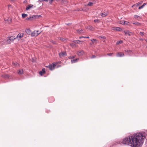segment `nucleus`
Returning <instances> with one entry per match:
<instances>
[{
  "label": "nucleus",
  "mask_w": 147,
  "mask_h": 147,
  "mask_svg": "<svg viewBox=\"0 0 147 147\" xmlns=\"http://www.w3.org/2000/svg\"><path fill=\"white\" fill-rule=\"evenodd\" d=\"M82 42V41H80L79 40H74V41H73V42H74L75 43L77 44H80V42Z\"/></svg>",
  "instance_id": "4be33fe9"
},
{
  "label": "nucleus",
  "mask_w": 147,
  "mask_h": 147,
  "mask_svg": "<svg viewBox=\"0 0 147 147\" xmlns=\"http://www.w3.org/2000/svg\"><path fill=\"white\" fill-rule=\"evenodd\" d=\"M45 72V68H43L41 71H39V74L40 75H42Z\"/></svg>",
  "instance_id": "ddd939ff"
},
{
  "label": "nucleus",
  "mask_w": 147,
  "mask_h": 147,
  "mask_svg": "<svg viewBox=\"0 0 147 147\" xmlns=\"http://www.w3.org/2000/svg\"><path fill=\"white\" fill-rule=\"evenodd\" d=\"M23 71L22 69H21V70H19L18 71V73L19 74H23Z\"/></svg>",
  "instance_id": "b1692460"
},
{
  "label": "nucleus",
  "mask_w": 147,
  "mask_h": 147,
  "mask_svg": "<svg viewBox=\"0 0 147 147\" xmlns=\"http://www.w3.org/2000/svg\"><path fill=\"white\" fill-rule=\"evenodd\" d=\"M133 24L136 25V26H140V24L139 22H135L133 23Z\"/></svg>",
  "instance_id": "393cba45"
},
{
  "label": "nucleus",
  "mask_w": 147,
  "mask_h": 147,
  "mask_svg": "<svg viewBox=\"0 0 147 147\" xmlns=\"http://www.w3.org/2000/svg\"><path fill=\"white\" fill-rule=\"evenodd\" d=\"M23 35H24V34L23 33H22V34L19 33L17 35V36L16 37V38H17L19 37L20 38H22V37H23Z\"/></svg>",
  "instance_id": "f3484780"
},
{
  "label": "nucleus",
  "mask_w": 147,
  "mask_h": 147,
  "mask_svg": "<svg viewBox=\"0 0 147 147\" xmlns=\"http://www.w3.org/2000/svg\"><path fill=\"white\" fill-rule=\"evenodd\" d=\"M59 55L60 57H63L65 55H67V54L65 52H62L61 53H59Z\"/></svg>",
  "instance_id": "423d86ee"
},
{
  "label": "nucleus",
  "mask_w": 147,
  "mask_h": 147,
  "mask_svg": "<svg viewBox=\"0 0 147 147\" xmlns=\"http://www.w3.org/2000/svg\"><path fill=\"white\" fill-rule=\"evenodd\" d=\"M51 42H52V43H53L54 44H56V42L54 41H51Z\"/></svg>",
  "instance_id": "37998d69"
},
{
  "label": "nucleus",
  "mask_w": 147,
  "mask_h": 147,
  "mask_svg": "<svg viewBox=\"0 0 147 147\" xmlns=\"http://www.w3.org/2000/svg\"><path fill=\"white\" fill-rule=\"evenodd\" d=\"M134 18L136 19H137L139 17H140V16H137V15H134Z\"/></svg>",
  "instance_id": "72a5a7b5"
},
{
  "label": "nucleus",
  "mask_w": 147,
  "mask_h": 147,
  "mask_svg": "<svg viewBox=\"0 0 147 147\" xmlns=\"http://www.w3.org/2000/svg\"><path fill=\"white\" fill-rule=\"evenodd\" d=\"M41 16L40 15H33V17H34V19H35L36 18H38L39 17H41Z\"/></svg>",
  "instance_id": "aec40b11"
},
{
  "label": "nucleus",
  "mask_w": 147,
  "mask_h": 147,
  "mask_svg": "<svg viewBox=\"0 0 147 147\" xmlns=\"http://www.w3.org/2000/svg\"><path fill=\"white\" fill-rule=\"evenodd\" d=\"M12 64L15 67H17L19 66V65L16 62H13Z\"/></svg>",
  "instance_id": "dca6fc26"
},
{
  "label": "nucleus",
  "mask_w": 147,
  "mask_h": 147,
  "mask_svg": "<svg viewBox=\"0 0 147 147\" xmlns=\"http://www.w3.org/2000/svg\"><path fill=\"white\" fill-rule=\"evenodd\" d=\"M140 34L141 36H143L144 35V32H140Z\"/></svg>",
  "instance_id": "4c0bfd02"
},
{
  "label": "nucleus",
  "mask_w": 147,
  "mask_h": 147,
  "mask_svg": "<svg viewBox=\"0 0 147 147\" xmlns=\"http://www.w3.org/2000/svg\"><path fill=\"white\" fill-rule=\"evenodd\" d=\"M26 32L28 35H31L32 34L31 30L29 29H27L25 30Z\"/></svg>",
  "instance_id": "1a4fd4ad"
},
{
  "label": "nucleus",
  "mask_w": 147,
  "mask_h": 147,
  "mask_svg": "<svg viewBox=\"0 0 147 147\" xmlns=\"http://www.w3.org/2000/svg\"><path fill=\"white\" fill-rule=\"evenodd\" d=\"M108 13L107 11H105L102 13H101L100 15L101 16L104 17L107 16L108 15Z\"/></svg>",
  "instance_id": "9d476101"
},
{
  "label": "nucleus",
  "mask_w": 147,
  "mask_h": 147,
  "mask_svg": "<svg viewBox=\"0 0 147 147\" xmlns=\"http://www.w3.org/2000/svg\"><path fill=\"white\" fill-rule=\"evenodd\" d=\"M76 30L78 33H82V29H78Z\"/></svg>",
  "instance_id": "412c9836"
},
{
  "label": "nucleus",
  "mask_w": 147,
  "mask_h": 147,
  "mask_svg": "<svg viewBox=\"0 0 147 147\" xmlns=\"http://www.w3.org/2000/svg\"><path fill=\"white\" fill-rule=\"evenodd\" d=\"M38 1L40 2H42L44 1V0H38Z\"/></svg>",
  "instance_id": "09e8293b"
},
{
  "label": "nucleus",
  "mask_w": 147,
  "mask_h": 147,
  "mask_svg": "<svg viewBox=\"0 0 147 147\" xmlns=\"http://www.w3.org/2000/svg\"><path fill=\"white\" fill-rule=\"evenodd\" d=\"M40 34V33H38L36 32V30H34L32 33L31 36L32 37L36 36Z\"/></svg>",
  "instance_id": "20e7f679"
},
{
  "label": "nucleus",
  "mask_w": 147,
  "mask_h": 147,
  "mask_svg": "<svg viewBox=\"0 0 147 147\" xmlns=\"http://www.w3.org/2000/svg\"><path fill=\"white\" fill-rule=\"evenodd\" d=\"M142 3V1H140V2H138V3L136 4H134L132 6V7H133V6H134L135 5H136V6H138L139 5H141Z\"/></svg>",
  "instance_id": "a211bd4d"
},
{
  "label": "nucleus",
  "mask_w": 147,
  "mask_h": 147,
  "mask_svg": "<svg viewBox=\"0 0 147 147\" xmlns=\"http://www.w3.org/2000/svg\"><path fill=\"white\" fill-rule=\"evenodd\" d=\"M83 10V9L82 8H81L80 9H77V10L76 11H81Z\"/></svg>",
  "instance_id": "ea45409f"
},
{
  "label": "nucleus",
  "mask_w": 147,
  "mask_h": 147,
  "mask_svg": "<svg viewBox=\"0 0 147 147\" xmlns=\"http://www.w3.org/2000/svg\"><path fill=\"white\" fill-rule=\"evenodd\" d=\"M75 57V56H70L68 57V58L69 59L74 58Z\"/></svg>",
  "instance_id": "f704fd0d"
},
{
  "label": "nucleus",
  "mask_w": 147,
  "mask_h": 147,
  "mask_svg": "<svg viewBox=\"0 0 147 147\" xmlns=\"http://www.w3.org/2000/svg\"><path fill=\"white\" fill-rule=\"evenodd\" d=\"M16 39V38H15V37L13 36L10 37L6 41V44H10L11 42H13V41Z\"/></svg>",
  "instance_id": "f03ea898"
},
{
  "label": "nucleus",
  "mask_w": 147,
  "mask_h": 147,
  "mask_svg": "<svg viewBox=\"0 0 147 147\" xmlns=\"http://www.w3.org/2000/svg\"><path fill=\"white\" fill-rule=\"evenodd\" d=\"M73 44H74L73 43H72L71 44H70V45H73Z\"/></svg>",
  "instance_id": "3c124183"
},
{
  "label": "nucleus",
  "mask_w": 147,
  "mask_h": 147,
  "mask_svg": "<svg viewBox=\"0 0 147 147\" xmlns=\"http://www.w3.org/2000/svg\"><path fill=\"white\" fill-rule=\"evenodd\" d=\"M125 51L126 52H127L128 53H130L132 51L131 50H125Z\"/></svg>",
  "instance_id": "473e14b6"
},
{
  "label": "nucleus",
  "mask_w": 147,
  "mask_h": 147,
  "mask_svg": "<svg viewBox=\"0 0 147 147\" xmlns=\"http://www.w3.org/2000/svg\"><path fill=\"white\" fill-rule=\"evenodd\" d=\"M145 137L140 133H135L130 136L126 137L122 140L123 144H130L131 147H139L143 144Z\"/></svg>",
  "instance_id": "f257e3e1"
},
{
  "label": "nucleus",
  "mask_w": 147,
  "mask_h": 147,
  "mask_svg": "<svg viewBox=\"0 0 147 147\" xmlns=\"http://www.w3.org/2000/svg\"><path fill=\"white\" fill-rule=\"evenodd\" d=\"M36 33H40V34L41 32H40L39 30H37V31L36 30Z\"/></svg>",
  "instance_id": "a18cd8bd"
},
{
  "label": "nucleus",
  "mask_w": 147,
  "mask_h": 147,
  "mask_svg": "<svg viewBox=\"0 0 147 147\" xmlns=\"http://www.w3.org/2000/svg\"><path fill=\"white\" fill-rule=\"evenodd\" d=\"M101 38H103V39H105V37L104 36H101Z\"/></svg>",
  "instance_id": "de8ad7c7"
},
{
  "label": "nucleus",
  "mask_w": 147,
  "mask_h": 147,
  "mask_svg": "<svg viewBox=\"0 0 147 147\" xmlns=\"http://www.w3.org/2000/svg\"><path fill=\"white\" fill-rule=\"evenodd\" d=\"M34 20V17H33V16H29L26 19V20L28 21H32Z\"/></svg>",
  "instance_id": "f8f14e48"
},
{
  "label": "nucleus",
  "mask_w": 147,
  "mask_h": 147,
  "mask_svg": "<svg viewBox=\"0 0 147 147\" xmlns=\"http://www.w3.org/2000/svg\"><path fill=\"white\" fill-rule=\"evenodd\" d=\"M121 30V28L119 27H116L115 28V30L117 31H120Z\"/></svg>",
  "instance_id": "cd10ccee"
},
{
  "label": "nucleus",
  "mask_w": 147,
  "mask_h": 147,
  "mask_svg": "<svg viewBox=\"0 0 147 147\" xmlns=\"http://www.w3.org/2000/svg\"><path fill=\"white\" fill-rule=\"evenodd\" d=\"M48 100L49 102L52 103L55 101V99L53 97H51L49 98Z\"/></svg>",
  "instance_id": "9b49d317"
},
{
  "label": "nucleus",
  "mask_w": 147,
  "mask_h": 147,
  "mask_svg": "<svg viewBox=\"0 0 147 147\" xmlns=\"http://www.w3.org/2000/svg\"><path fill=\"white\" fill-rule=\"evenodd\" d=\"M87 28L89 30H91V31H93L94 29V28H93L92 26H88L87 27Z\"/></svg>",
  "instance_id": "2eb2a0df"
},
{
  "label": "nucleus",
  "mask_w": 147,
  "mask_h": 147,
  "mask_svg": "<svg viewBox=\"0 0 147 147\" xmlns=\"http://www.w3.org/2000/svg\"><path fill=\"white\" fill-rule=\"evenodd\" d=\"M129 31L128 30H125L124 31V32L125 34H128L129 33Z\"/></svg>",
  "instance_id": "c85d7f7f"
},
{
  "label": "nucleus",
  "mask_w": 147,
  "mask_h": 147,
  "mask_svg": "<svg viewBox=\"0 0 147 147\" xmlns=\"http://www.w3.org/2000/svg\"><path fill=\"white\" fill-rule=\"evenodd\" d=\"M129 36H131L132 34V33L131 32H129V33L128 34Z\"/></svg>",
  "instance_id": "79ce46f5"
},
{
  "label": "nucleus",
  "mask_w": 147,
  "mask_h": 147,
  "mask_svg": "<svg viewBox=\"0 0 147 147\" xmlns=\"http://www.w3.org/2000/svg\"><path fill=\"white\" fill-rule=\"evenodd\" d=\"M34 7V5L31 4H29L26 7V10H28L31 8H33Z\"/></svg>",
  "instance_id": "6e6552de"
},
{
  "label": "nucleus",
  "mask_w": 147,
  "mask_h": 147,
  "mask_svg": "<svg viewBox=\"0 0 147 147\" xmlns=\"http://www.w3.org/2000/svg\"><path fill=\"white\" fill-rule=\"evenodd\" d=\"M96 57V56L95 55H93L91 57H90V58L91 59L93 58H95Z\"/></svg>",
  "instance_id": "c756f323"
},
{
  "label": "nucleus",
  "mask_w": 147,
  "mask_h": 147,
  "mask_svg": "<svg viewBox=\"0 0 147 147\" xmlns=\"http://www.w3.org/2000/svg\"><path fill=\"white\" fill-rule=\"evenodd\" d=\"M116 56L117 57H122L124 56V54L122 52H118L117 53Z\"/></svg>",
  "instance_id": "0eeeda50"
},
{
  "label": "nucleus",
  "mask_w": 147,
  "mask_h": 147,
  "mask_svg": "<svg viewBox=\"0 0 147 147\" xmlns=\"http://www.w3.org/2000/svg\"><path fill=\"white\" fill-rule=\"evenodd\" d=\"M113 53H107V55L109 56H111L113 55Z\"/></svg>",
  "instance_id": "58836bf2"
},
{
  "label": "nucleus",
  "mask_w": 147,
  "mask_h": 147,
  "mask_svg": "<svg viewBox=\"0 0 147 147\" xmlns=\"http://www.w3.org/2000/svg\"><path fill=\"white\" fill-rule=\"evenodd\" d=\"M27 14L25 13H22V17L23 18H24L27 16Z\"/></svg>",
  "instance_id": "bb28decb"
},
{
  "label": "nucleus",
  "mask_w": 147,
  "mask_h": 147,
  "mask_svg": "<svg viewBox=\"0 0 147 147\" xmlns=\"http://www.w3.org/2000/svg\"><path fill=\"white\" fill-rule=\"evenodd\" d=\"M94 22H99V20H98V19H96L94 20Z\"/></svg>",
  "instance_id": "e433bc0d"
},
{
  "label": "nucleus",
  "mask_w": 147,
  "mask_h": 147,
  "mask_svg": "<svg viewBox=\"0 0 147 147\" xmlns=\"http://www.w3.org/2000/svg\"><path fill=\"white\" fill-rule=\"evenodd\" d=\"M146 41L147 42V39H146ZM146 47L147 48V46H146Z\"/></svg>",
  "instance_id": "603ef678"
},
{
  "label": "nucleus",
  "mask_w": 147,
  "mask_h": 147,
  "mask_svg": "<svg viewBox=\"0 0 147 147\" xmlns=\"http://www.w3.org/2000/svg\"><path fill=\"white\" fill-rule=\"evenodd\" d=\"M84 52L83 50H81L80 51H78L77 54L78 55L81 56L83 55L84 54Z\"/></svg>",
  "instance_id": "39448f33"
},
{
  "label": "nucleus",
  "mask_w": 147,
  "mask_h": 147,
  "mask_svg": "<svg viewBox=\"0 0 147 147\" xmlns=\"http://www.w3.org/2000/svg\"><path fill=\"white\" fill-rule=\"evenodd\" d=\"M82 38H89V36L85 37V36H80L79 37V38L80 39H81Z\"/></svg>",
  "instance_id": "2f4dec72"
},
{
  "label": "nucleus",
  "mask_w": 147,
  "mask_h": 147,
  "mask_svg": "<svg viewBox=\"0 0 147 147\" xmlns=\"http://www.w3.org/2000/svg\"><path fill=\"white\" fill-rule=\"evenodd\" d=\"M123 42V41L122 40L119 41L117 42V44H119L122 43Z\"/></svg>",
  "instance_id": "7c9ffc66"
},
{
  "label": "nucleus",
  "mask_w": 147,
  "mask_h": 147,
  "mask_svg": "<svg viewBox=\"0 0 147 147\" xmlns=\"http://www.w3.org/2000/svg\"><path fill=\"white\" fill-rule=\"evenodd\" d=\"M91 40L92 42H93L94 41H95V40H96L94 39H92Z\"/></svg>",
  "instance_id": "c03bdc74"
},
{
  "label": "nucleus",
  "mask_w": 147,
  "mask_h": 147,
  "mask_svg": "<svg viewBox=\"0 0 147 147\" xmlns=\"http://www.w3.org/2000/svg\"><path fill=\"white\" fill-rule=\"evenodd\" d=\"M54 0H49V3L50 4H52Z\"/></svg>",
  "instance_id": "c9c22d12"
},
{
  "label": "nucleus",
  "mask_w": 147,
  "mask_h": 147,
  "mask_svg": "<svg viewBox=\"0 0 147 147\" xmlns=\"http://www.w3.org/2000/svg\"><path fill=\"white\" fill-rule=\"evenodd\" d=\"M147 4V3H144V4H143L141 6H140L139 7H138V9H142L146 5V4Z\"/></svg>",
  "instance_id": "6ab92c4d"
},
{
  "label": "nucleus",
  "mask_w": 147,
  "mask_h": 147,
  "mask_svg": "<svg viewBox=\"0 0 147 147\" xmlns=\"http://www.w3.org/2000/svg\"><path fill=\"white\" fill-rule=\"evenodd\" d=\"M55 66L56 65L55 64L53 63L49 66H47V67H48L50 70H52L54 69Z\"/></svg>",
  "instance_id": "7ed1b4c3"
},
{
  "label": "nucleus",
  "mask_w": 147,
  "mask_h": 147,
  "mask_svg": "<svg viewBox=\"0 0 147 147\" xmlns=\"http://www.w3.org/2000/svg\"><path fill=\"white\" fill-rule=\"evenodd\" d=\"M127 22L126 21H124V24H127Z\"/></svg>",
  "instance_id": "49530a36"
},
{
  "label": "nucleus",
  "mask_w": 147,
  "mask_h": 147,
  "mask_svg": "<svg viewBox=\"0 0 147 147\" xmlns=\"http://www.w3.org/2000/svg\"><path fill=\"white\" fill-rule=\"evenodd\" d=\"M69 24V23L68 24H67V25H68Z\"/></svg>",
  "instance_id": "864d4df0"
},
{
  "label": "nucleus",
  "mask_w": 147,
  "mask_h": 147,
  "mask_svg": "<svg viewBox=\"0 0 147 147\" xmlns=\"http://www.w3.org/2000/svg\"><path fill=\"white\" fill-rule=\"evenodd\" d=\"M61 0H56V1H57V2H58V1H60Z\"/></svg>",
  "instance_id": "8fccbe9b"
},
{
  "label": "nucleus",
  "mask_w": 147,
  "mask_h": 147,
  "mask_svg": "<svg viewBox=\"0 0 147 147\" xmlns=\"http://www.w3.org/2000/svg\"><path fill=\"white\" fill-rule=\"evenodd\" d=\"M2 77L5 78L9 79L10 76L7 74H5L2 75Z\"/></svg>",
  "instance_id": "4468645a"
},
{
  "label": "nucleus",
  "mask_w": 147,
  "mask_h": 147,
  "mask_svg": "<svg viewBox=\"0 0 147 147\" xmlns=\"http://www.w3.org/2000/svg\"><path fill=\"white\" fill-rule=\"evenodd\" d=\"M79 59H78L76 58L75 59H73L71 60V62L73 63H75Z\"/></svg>",
  "instance_id": "5701e85b"
},
{
  "label": "nucleus",
  "mask_w": 147,
  "mask_h": 147,
  "mask_svg": "<svg viewBox=\"0 0 147 147\" xmlns=\"http://www.w3.org/2000/svg\"><path fill=\"white\" fill-rule=\"evenodd\" d=\"M66 2V1L65 0H62L61 1V3H64Z\"/></svg>",
  "instance_id": "a19ab883"
},
{
  "label": "nucleus",
  "mask_w": 147,
  "mask_h": 147,
  "mask_svg": "<svg viewBox=\"0 0 147 147\" xmlns=\"http://www.w3.org/2000/svg\"><path fill=\"white\" fill-rule=\"evenodd\" d=\"M93 3L89 2L86 5L87 6H91L93 5Z\"/></svg>",
  "instance_id": "a878e982"
}]
</instances>
